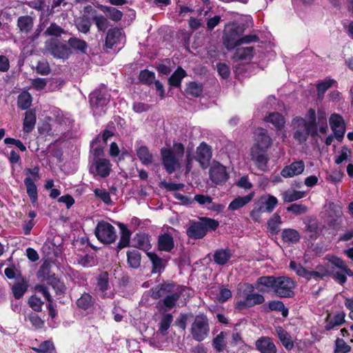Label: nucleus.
I'll return each mask as SVG.
<instances>
[{
    "label": "nucleus",
    "instance_id": "nucleus-1",
    "mask_svg": "<svg viewBox=\"0 0 353 353\" xmlns=\"http://www.w3.org/2000/svg\"><path fill=\"white\" fill-rule=\"evenodd\" d=\"M184 154V146L181 143H174L172 148H162L161 156L162 163L168 174L173 173L180 168V160Z\"/></svg>",
    "mask_w": 353,
    "mask_h": 353
},
{
    "label": "nucleus",
    "instance_id": "nucleus-2",
    "mask_svg": "<svg viewBox=\"0 0 353 353\" xmlns=\"http://www.w3.org/2000/svg\"><path fill=\"white\" fill-rule=\"evenodd\" d=\"M218 226L217 221L203 217L197 222L191 223L187 230V235L192 239H202L208 231L215 230Z\"/></svg>",
    "mask_w": 353,
    "mask_h": 353
},
{
    "label": "nucleus",
    "instance_id": "nucleus-3",
    "mask_svg": "<svg viewBox=\"0 0 353 353\" xmlns=\"http://www.w3.org/2000/svg\"><path fill=\"white\" fill-rule=\"evenodd\" d=\"M44 50L54 58L66 60L72 54V50L65 43L56 39H50L45 42Z\"/></svg>",
    "mask_w": 353,
    "mask_h": 353
},
{
    "label": "nucleus",
    "instance_id": "nucleus-4",
    "mask_svg": "<svg viewBox=\"0 0 353 353\" xmlns=\"http://www.w3.org/2000/svg\"><path fill=\"white\" fill-rule=\"evenodd\" d=\"M110 94L105 88L95 90L90 95V103L94 115L101 116L105 112Z\"/></svg>",
    "mask_w": 353,
    "mask_h": 353
},
{
    "label": "nucleus",
    "instance_id": "nucleus-5",
    "mask_svg": "<svg viewBox=\"0 0 353 353\" xmlns=\"http://www.w3.org/2000/svg\"><path fill=\"white\" fill-rule=\"evenodd\" d=\"M294 129V139L299 143L306 141L309 134L312 137L317 134V130L312 128V124H307V121L301 117H296L292 121Z\"/></svg>",
    "mask_w": 353,
    "mask_h": 353
},
{
    "label": "nucleus",
    "instance_id": "nucleus-6",
    "mask_svg": "<svg viewBox=\"0 0 353 353\" xmlns=\"http://www.w3.org/2000/svg\"><path fill=\"white\" fill-rule=\"evenodd\" d=\"M190 331L194 340L199 342L203 341L210 332L209 321L206 315L203 314L196 315L191 325Z\"/></svg>",
    "mask_w": 353,
    "mask_h": 353
},
{
    "label": "nucleus",
    "instance_id": "nucleus-7",
    "mask_svg": "<svg viewBox=\"0 0 353 353\" xmlns=\"http://www.w3.org/2000/svg\"><path fill=\"white\" fill-rule=\"evenodd\" d=\"M243 29L236 23H230L225 26L223 37V44L228 50H232L238 46L240 36Z\"/></svg>",
    "mask_w": 353,
    "mask_h": 353
},
{
    "label": "nucleus",
    "instance_id": "nucleus-8",
    "mask_svg": "<svg viewBox=\"0 0 353 353\" xmlns=\"http://www.w3.org/2000/svg\"><path fill=\"white\" fill-rule=\"evenodd\" d=\"M296 283L288 276H279L274 283V292L281 298L292 297L294 295V289Z\"/></svg>",
    "mask_w": 353,
    "mask_h": 353
},
{
    "label": "nucleus",
    "instance_id": "nucleus-9",
    "mask_svg": "<svg viewBox=\"0 0 353 353\" xmlns=\"http://www.w3.org/2000/svg\"><path fill=\"white\" fill-rule=\"evenodd\" d=\"M94 233L98 240L103 243H112L114 242L117 238L114 227L104 221L98 223Z\"/></svg>",
    "mask_w": 353,
    "mask_h": 353
},
{
    "label": "nucleus",
    "instance_id": "nucleus-10",
    "mask_svg": "<svg viewBox=\"0 0 353 353\" xmlns=\"http://www.w3.org/2000/svg\"><path fill=\"white\" fill-rule=\"evenodd\" d=\"M112 164L108 159H94L90 168V172L94 176L105 178L110 174Z\"/></svg>",
    "mask_w": 353,
    "mask_h": 353
},
{
    "label": "nucleus",
    "instance_id": "nucleus-11",
    "mask_svg": "<svg viewBox=\"0 0 353 353\" xmlns=\"http://www.w3.org/2000/svg\"><path fill=\"white\" fill-rule=\"evenodd\" d=\"M330 125L334 137L341 142L345 132V123L343 117L339 114H332L330 117Z\"/></svg>",
    "mask_w": 353,
    "mask_h": 353
},
{
    "label": "nucleus",
    "instance_id": "nucleus-12",
    "mask_svg": "<svg viewBox=\"0 0 353 353\" xmlns=\"http://www.w3.org/2000/svg\"><path fill=\"white\" fill-rule=\"evenodd\" d=\"M290 268L293 270L298 276L305 278L307 280L314 279L318 280L322 279L327 274L324 270L322 271H308L303 268L301 264L297 263L293 261L290 263Z\"/></svg>",
    "mask_w": 353,
    "mask_h": 353
},
{
    "label": "nucleus",
    "instance_id": "nucleus-13",
    "mask_svg": "<svg viewBox=\"0 0 353 353\" xmlns=\"http://www.w3.org/2000/svg\"><path fill=\"white\" fill-rule=\"evenodd\" d=\"M210 178L216 184L225 183L228 179L226 168L218 162L214 163L210 169Z\"/></svg>",
    "mask_w": 353,
    "mask_h": 353
},
{
    "label": "nucleus",
    "instance_id": "nucleus-14",
    "mask_svg": "<svg viewBox=\"0 0 353 353\" xmlns=\"http://www.w3.org/2000/svg\"><path fill=\"white\" fill-rule=\"evenodd\" d=\"M251 160L254 161L255 165L261 170L265 171L268 169V162L269 158L266 154V150L257 149L256 147H252L250 150Z\"/></svg>",
    "mask_w": 353,
    "mask_h": 353
},
{
    "label": "nucleus",
    "instance_id": "nucleus-15",
    "mask_svg": "<svg viewBox=\"0 0 353 353\" xmlns=\"http://www.w3.org/2000/svg\"><path fill=\"white\" fill-rule=\"evenodd\" d=\"M212 158V148L205 142H202L196 148V160L202 168H206Z\"/></svg>",
    "mask_w": 353,
    "mask_h": 353
},
{
    "label": "nucleus",
    "instance_id": "nucleus-16",
    "mask_svg": "<svg viewBox=\"0 0 353 353\" xmlns=\"http://www.w3.org/2000/svg\"><path fill=\"white\" fill-rule=\"evenodd\" d=\"M272 145V139L268 134L267 130L263 128H258L254 132V143L252 147H256L261 150H267Z\"/></svg>",
    "mask_w": 353,
    "mask_h": 353
},
{
    "label": "nucleus",
    "instance_id": "nucleus-17",
    "mask_svg": "<svg viewBox=\"0 0 353 353\" xmlns=\"http://www.w3.org/2000/svg\"><path fill=\"white\" fill-rule=\"evenodd\" d=\"M305 170V163L303 161H296L288 165H285L281 171V175L284 178H291L299 175Z\"/></svg>",
    "mask_w": 353,
    "mask_h": 353
},
{
    "label": "nucleus",
    "instance_id": "nucleus-18",
    "mask_svg": "<svg viewBox=\"0 0 353 353\" xmlns=\"http://www.w3.org/2000/svg\"><path fill=\"white\" fill-rule=\"evenodd\" d=\"M255 348L260 353H276V347L269 336H261L255 342Z\"/></svg>",
    "mask_w": 353,
    "mask_h": 353
},
{
    "label": "nucleus",
    "instance_id": "nucleus-19",
    "mask_svg": "<svg viewBox=\"0 0 353 353\" xmlns=\"http://www.w3.org/2000/svg\"><path fill=\"white\" fill-rule=\"evenodd\" d=\"M181 296L179 292H173L165 296L164 299L160 300L157 305V308L160 311L167 312L172 310L175 305Z\"/></svg>",
    "mask_w": 353,
    "mask_h": 353
},
{
    "label": "nucleus",
    "instance_id": "nucleus-20",
    "mask_svg": "<svg viewBox=\"0 0 353 353\" xmlns=\"http://www.w3.org/2000/svg\"><path fill=\"white\" fill-rule=\"evenodd\" d=\"M265 299L263 295L259 294H248L243 299L239 301L236 303L239 309L250 307L257 304L263 303Z\"/></svg>",
    "mask_w": 353,
    "mask_h": 353
},
{
    "label": "nucleus",
    "instance_id": "nucleus-21",
    "mask_svg": "<svg viewBox=\"0 0 353 353\" xmlns=\"http://www.w3.org/2000/svg\"><path fill=\"white\" fill-rule=\"evenodd\" d=\"M123 39V31L121 29L114 28L110 29L105 38V47L112 48L114 45L121 43Z\"/></svg>",
    "mask_w": 353,
    "mask_h": 353
},
{
    "label": "nucleus",
    "instance_id": "nucleus-22",
    "mask_svg": "<svg viewBox=\"0 0 353 353\" xmlns=\"http://www.w3.org/2000/svg\"><path fill=\"white\" fill-rule=\"evenodd\" d=\"M276 278L272 276H261L256 283V288L260 292H267L270 288L274 291Z\"/></svg>",
    "mask_w": 353,
    "mask_h": 353
},
{
    "label": "nucleus",
    "instance_id": "nucleus-23",
    "mask_svg": "<svg viewBox=\"0 0 353 353\" xmlns=\"http://www.w3.org/2000/svg\"><path fill=\"white\" fill-rule=\"evenodd\" d=\"M275 332L285 348L288 350H291L294 347V343L290 334L281 326L276 327Z\"/></svg>",
    "mask_w": 353,
    "mask_h": 353
},
{
    "label": "nucleus",
    "instance_id": "nucleus-24",
    "mask_svg": "<svg viewBox=\"0 0 353 353\" xmlns=\"http://www.w3.org/2000/svg\"><path fill=\"white\" fill-rule=\"evenodd\" d=\"M174 246V239L172 235L164 233L159 236L158 249L160 251L169 252Z\"/></svg>",
    "mask_w": 353,
    "mask_h": 353
},
{
    "label": "nucleus",
    "instance_id": "nucleus-25",
    "mask_svg": "<svg viewBox=\"0 0 353 353\" xmlns=\"http://www.w3.org/2000/svg\"><path fill=\"white\" fill-rule=\"evenodd\" d=\"M232 256V254L230 249H219L214 252L213 259L215 263L224 265L230 261Z\"/></svg>",
    "mask_w": 353,
    "mask_h": 353
},
{
    "label": "nucleus",
    "instance_id": "nucleus-26",
    "mask_svg": "<svg viewBox=\"0 0 353 353\" xmlns=\"http://www.w3.org/2000/svg\"><path fill=\"white\" fill-rule=\"evenodd\" d=\"M147 256L152 264V273H160L164 270L167 263L165 259L160 258L154 252H147Z\"/></svg>",
    "mask_w": 353,
    "mask_h": 353
},
{
    "label": "nucleus",
    "instance_id": "nucleus-27",
    "mask_svg": "<svg viewBox=\"0 0 353 353\" xmlns=\"http://www.w3.org/2000/svg\"><path fill=\"white\" fill-rule=\"evenodd\" d=\"M36 113L30 110L25 113V118L23 123V130L25 133L28 134L32 131L36 124Z\"/></svg>",
    "mask_w": 353,
    "mask_h": 353
},
{
    "label": "nucleus",
    "instance_id": "nucleus-28",
    "mask_svg": "<svg viewBox=\"0 0 353 353\" xmlns=\"http://www.w3.org/2000/svg\"><path fill=\"white\" fill-rule=\"evenodd\" d=\"M68 43L70 50L72 49L83 54L86 53L88 48V45L85 41L76 37H70L68 40Z\"/></svg>",
    "mask_w": 353,
    "mask_h": 353
},
{
    "label": "nucleus",
    "instance_id": "nucleus-29",
    "mask_svg": "<svg viewBox=\"0 0 353 353\" xmlns=\"http://www.w3.org/2000/svg\"><path fill=\"white\" fill-rule=\"evenodd\" d=\"M76 304L79 309L88 310L92 308L94 304V299L89 293L83 292L77 300Z\"/></svg>",
    "mask_w": 353,
    "mask_h": 353
},
{
    "label": "nucleus",
    "instance_id": "nucleus-30",
    "mask_svg": "<svg viewBox=\"0 0 353 353\" xmlns=\"http://www.w3.org/2000/svg\"><path fill=\"white\" fill-rule=\"evenodd\" d=\"M254 196V193H250L243 196L234 199L228 205V210L235 211L250 203Z\"/></svg>",
    "mask_w": 353,
    "mask_h": 353
},
{
    "label": "nucleus",
    "instance_id": "nucleus-31",
    "mask_svg": "<svg viewBox=\"0 0 353 353\" xmlns=\"http://www.w3.org/2000/svg\"><path fill=\"white\" fill-rule=\"evenodd\" d=\"M254 54L253 47H241L238 48L234 55V58L236 61H250Z\"/></svg>",
    "mask_w": 353,
    "mask_h": 353
},
{
    "label": "nucleus",
    "instance_id": "nucleus-32",
    "mask_svg": "<svg viewBox=\"0 0 353 353\" xmlns=\"http://www.w3.org/2000/svg\"><path fill=\"white\" fill-rule=\"evenodd\" d=\"M137 155L141 163L145 165L151 164L153 161V155L145 145H141L137 149Z\"/></svg>",
    "mask_w": 353,
    "mask_h": 353
},
{
    "label": "nucleus",
    "instance_id": "nucleus-33",
    "mask_svg": "<svg viewBox=\"0 0 353 353\" xmlns=\"http://www.w3.org/2000/svg\"><path fill=\"white\" fill-rule=\"evenodd\" d=\"M266 122L272 123L277 130H281L285 126V119L283 115L279 112L270 113L265 118Z\"/></svg>",
    "mask_w": 353,
    "mask_h": 353
},
{
    "label": "nucleus",
    "instance_id": "nucleus-34",
    "mask_svg": "<svg viewBox=\"0 0 353 353\" xmlns=\"http://www.w3.org/2000/svg\"><path fill=\"white\" fill-rule=\"evenodd\" d=\"M101 10L106 17L114 21H119L123 17V12L114 7L101 6Z\"/></svg>",
    "mask_w": 353,
    "mask_h": 353
},
{
    "label": "nucleus",
    "instance_id": "nucleus-35",
    "mask_svg": "<svg viewBox=\"0 0 353 353\" xmlns=\"http://www.w3.org/2000/svg\"><path fill=\"white\" fill-rule=\"evenodd\" d=\"M24 184L26 186L27 194L29 196L31 202L34 203L38 199L37 188L33 179L30 177H26L24 179Z\"/></svg>",
    "mask_w": 353,
    "mask_h": 353
},
{
    "label": "nucleus",
    "instance_id": "nucleus-36",
    "mask_svg": "<svg viewBox=\"0 0 353 353\" xmlns=\"http://www.w3.org/2000/svg\"><path fill=\"white\" fill-rule=\"evenodd\" d=\"M283 241L289 243H296L300 239V234L294 229H284L281 234Z\"/></svg>",
    "mask_w": 353,
    "mask_h": 353
},
{
    "label": "nucleus",
    "instance_id": "nucleus-37",
    "mask_svg": "<svg viewBox=\"0 0 353 353\" xmlns=\"http://www.w3.org/2000/svg\"><path fill=\"white\" fill-rule=\"evenodd\" d=\"M187 75L186 72L181 67H178L168 79L169 84L174 87H179L181 80Z\"/></svg>",
    "mask_w": 353,
    "mask_h": 353
},
{
    "label": "nucleus",
    "instance_id": "nucleus-38",
    "mask_svg": "<svg viewBox=\"0 0 353 353\" xmlns=\"http://www.w3.org/2000/svg\"><path fill=\"white\" fill-rule=\"evenodd\" d=\"M305 195V192L295 190H288L282 194L283 199L286 203H290L302 199Z\"/></svg>",
    "mask_w": 353,
    "mask_h": 353
},
{
    "label": "nucleus",
    "instance_id": "nucleus-39",
    "mask_svg": "<svg viewBox=\"0 0 353 353\" xmlns=\"http://www.w3.org/2000/svg\"><path fill=\"white\" fill-rule=\"evenodd\" d=\"M282 223L281 216L275 213L268 221V228L272 234H277Z\"/></svg>",
    "mask_w": 353,
    "mask_h": 353
},
{
    "label": "nucleus",
    "instance_id": "nucleus-40",
    "mask_svg": "<svg viewBox=\"0 0 353 353\" xmlns=\"http://www.w3.org/2000/svg\"><path fill=\"white\" fill-rule=\"evenodd\" d=\"M128 263L132 268H138L141 265V254L138 250H132L127 252Z\"/></svg>",
    "mask_w": 353,
    "mask_h": 353
},
{
    "label": "nucleus",
    "instance_id": "nucleus-41",
    "mask_svg": "<svg viewBox=\"0 0 353 353\" xmlns=\"http://www.w3.org/2000/svg\"><path fill=\"white\" fill-rule=\"evenodd\" d=\"M17 26L21 32H29L33 26V19L30 16H23L19 17Z\"/></svg>",
    "mask_w": 353,
    "mask_h": 353
},
{
    "label": "nucleus",
    "instance_id": "nucleus-42",
    "mask_svg": "<svg viewBox=\"0 0 353 353\" xmlns=\"http://www.w3.org/2000/svg\"><path fill=\"white\" fill-rule=\"evenodd\" d=\"M135 246L143 250H148L151 248L149 238L144 234H137L134 239Z\"/></svg>",
    "mask_w": 353,
    "mask_h": 353
},
{
    "label": "nucleus",
    "instance_id": "nucleus-43",
    "mask_svg": "<svg viewBox=\"0 0 353 353\" xmlns=\"http://www.w3.org/2000/svg\"><path fill=\"white\" fill-rule=\"evenodd\" d=\"M75 26L79 32L87 34L90 31L91 22L87 17H80L75 21Z\"/></svg>",
    "mask_w": 353,
    "mask_h": 353
},
{
    "label": "nucleus",
    "instance_id": "nucleus-44",
    "mask_svg": "<svg viewBox=\"0 0 353 353\" xmlns=\"http://www.w3.org/2000/svg\"><path fill=\"white\" fill-rule=\"evenodd\" d=\"M173 321V316L170 313L164 314L159 322V331L163 334L165 335L167 331L171 325Z\"/></svg>",
    "mask_w": 353,
    "mask_h": 353
},
{
    "label": "nucleus",
    "instance_id": "nucleus-45",
    "mask_svg": "<svg viewBox=\"0 0 353 353\" xmlns=\"http://www.w3.org/2000/svg\"><path fill=\"white\" fill-rule=\"evenodd\" d=\"M278 203L277 199L274 196H268V198L263 202L262 206L260 208L261 212H272Z\"/></svg>",
    "mask_w": 353,
    "mask_h": 353
},
{
    "label": "nucleus",
    "instance_id": "nucleus-46",
    "mask_svg": "<svg viewBox=\"0 0 353 353\" xmlns=\"http://www.w3.org/2000/svg\"><path fill=\"white\" fill-rule=\"evenodd\" d=\"M92 20L99 31H105L110 25L108 19L101 14L94 16Z\"/></svg>",
    "mask_w": 353,
    "mask_h": 353
},
{
    "label": "nucleus",
    "instance_id": "nucleus-47",
    "mask_svg": "<svg viewBox=\"0 0 353 353\" xmlns=\"http://www.w3.org/2000/svg\"><path fill=\"white\" fill-rule=\"evenodd\" d=\"M335 81L332 79H326L317 84V95L319 98H323L325 92L332 87Z\"/></svg>",
    "mask_w": 353,
    "mask_h": 353
},
{
    "label": "nucleus",
    "instance_id": "nucleus-48",
    "mask_svg": "<svg viewBox=\"0 0 353 353\" xmlns=\"http://www.w3.org/2000/svg\"><path fill=\"white\" fill-rule=\"evenodd\" d=\"M32 103V97L28 92L21 93L18 97V106L22 110L28 109Z\"/></svg>",
    "mask_w": 353,
    "mask_h": 353
},
{
    "label": "nucleus",
    "instance_id": "nucleus-49",
    "mask_svg": "<svg viewBox=\"0 0 353 353\" xmlns=\"http://www.w3.org/2000/svg\"><path fill=\"white\" fill-rule=\"evenodd\" d=\"M268 307L272 311L281 312L283 316L286 317L288 314V309L285 307L281 301H271L268 303Z\"/></svg>",
    "mask_w": 353,
    "mask_h": 353
},
{
    "label": "nucleus",
    "instance_id": "nucleus-50",
    "mask_svg": "<svg viewBox=\"0 0 353 353\" xmlns=\"http://www.w3.org/2000/svg\"><path fill=\"white\" fill-rule=\"evenodd\" d=\"M352 154V151L347 146H343L339 152V154L335 157V163L341 164L343 161H350V157Z\"/></svg>",
    "mask_w": 353,
    "mask_h": 353
},
{
    "label": "nucleus",
    "instance_id": "nucleus-51",
    "mask_svg": "<svg viewBox=\"0 0 353 353\" xmlns=\"http://www.w3.org/2000/svg\"><path fill=\"white\" fill-rule=\"evenodd\" d=\"M27 288L28 285L23 280L21 282H17L12 288L14 296L17 299H20L24 294Z\"/></svg>",
    "mask_w": 353,
    "mask_h": 353
},
{
    "label": "nucleus",
    "instance_id": "nucleus-52",
    "mask_svg": "<svg viewBox=\"0 0 353 353\" xmlns=\"http://www.w3.org/2000/svg\"><path fill=\"white\" fill-rule=\"evenodd\" d=\"M332 264L335 267L332 270H343L350 276H353V272L347 267V263L340 258L335 257L332 261Z\"/></svg>",
    "mask_w": 353,
    "mask_h": 353
},
{
    "label": "nucleus",
    "instance_id": "nucleus-53",
    "mask_svg": "<svg viewBox=\"0 0 353 353\" xmlns=\"http://www.w3.org/2000/svg\"><path fill=\"white\" fill-rule=\"evenodd\" d=\"M226 335L225 332H221L213 340V346L219 352H221L224 350L225 346V339Z\"/></svg>",
    "mask_w": 353,
    "mask_h": 353
},
{
    "label": "nucleus",
    "instance_id": "nucleus-54",
    "mask_svg": "<svg viewBox=\"0 0 353 353\" xmlns=\"http://www.w3.org/2000/svg\"><path fill=\"white\" fill-rule=\"evenodd\" d=\"M94 196L102 201L104 203L110 205L112 199L109 192L103 188H96L94 190Z\"/></svg>",
    "mask_w": 353,
    "mask_h": 353
},
{
    "label": "nucleus",
    "instance_id": "nucleus-55",
    "mask_svg": "<svg viewBox=\"0 0 353 353\" xmlns=\"http://www.w3.org/2000/svg\"><path fill=\"white\" fill-rule=\"evenodd\" d=\"M97 287L101 292H105L109 287L108 274L105 272L101 273L97 278Z\"/></svg>",
    "mask_w": 353,
    "mask_h": 353
},
{
    "label": "nucleus",
    "instance_id": "nucleus-56",
    "mask_svg": "<svg viewBox=\"0 0 353 353\" xmlns=\"http://www.w3.org/2000/svg\"><path fill=\"white\" fill-rule=\"evenodd\" d=\"M345 314L343 312L336 314L326 325L327 330L332 329L334 326L341 325L345 321Z\"/></svg>",
    "mask_w": 353,
    "mask_h": 353
},
{
    "label": "nucleus",
    "instance_id": "nucleus-57",
    "mask_svg": "<svg viewBox=\"0 0 353 353\" xmlns=\"http://www.w3.org/2000/svg\"><path fill=\"white\" fill-rule=\"evenodd\" d=\"M202 91V85L195 82L190 83L186 89L187 94L194 97H199L201 94Z\"/></svg>",
    "mask_w": 353,
    "mask_h": 353
},
{
    "label": "nucleus",
    "instance_id": "nucleus-58",
    "mask_svg": "<svg viewBox=\"0 0 353 353\" xmlns=\"http://www.w3.org/2000/svg\"><path fill=\"white\" fill-rule=\"evenodd\" d=\"M139 78L141 82L150 85L154 81L155 74L153 72L143 70L140 72Z\"/></svg>",
    "mask_w": 353,
    "mask_h": 353
},
{
    "label": "nucleus",
    "instance_id": "nucleus-59",
    "mask_svg": "<svg viewBox=\"0 0 353 353\" xmlns=\"http://www.w3.org/2000/svg\"><path fill=\"white\" fill-rule=\"evenodd\" d=\"M65 32L64 30L61 28L57 24L52 23L50 26L46 30L45 34L48 36H54V37H60L62 34Z\"/></svg>",
    "mask_w": 353,
    "mask_h": 353
},
{
    "label": "nucleus",
    "instance_id": "nucleus-60",
    "mask_svg": "<svg viewBox=\"0 0 353 353\" xmlns=\"http://www.w3.org/2000/svg\"><path fill=\"white\" fill-rule=\"evenodd\" d=\"M131 233L126 228H122V233L118 243L117 248L121 250L123 248L127 247L130 243Z\"/></svg>",
    "mask_w": 353,
    "mask_h": 353
},
{
    "label": "nucleus",
    "instance_id": "nucleus-61",
    "mask_svg": "<svg viewBox=\"0 0 353 353\" xmlns=\"http://www.w3.org/2000/svg\"><path fill=\"white\" fill-rule=\"evenodd\" d=\"M32 350L37 353H52L54 346L50 341H46L41 343L38 347H33Z\"/></svg>",
    "mask_w": 353,
    "mask_h": 353
},
{
    "label": "nucleus",
    "instance_id": "nucleus-62",
    "mask_svg": "<svg viewBox=\"0 0 353 353\" xmlns=\"http://www.w3.org/2000/svg\"><path fill=\"white\" fill-rule=\"evenodd\" d=\"M350 346L344 340L338 339L335 343L334 353H347L350 351Z\"/></svg>",
    "mask_w": 353,
    "mask_h": 353
},
{
    "label": "nucleus",
    "instance_id": "nucleus-63",
    "mask_svg": "<svg viewBox=\"0 0 353 353\" xmlns=\"http://www.w3.org/2000/svg\"><path fill=\"white\" fill-rule=\"evenodd\" d=\"M332 274L334 279L341 285L346 282L347 276H348L343 270H332Z\"/></svg>",
    "mask_w": 353,
    "mask_h": 353
},
{
    "label": "nucleus",
    "instance_id": "nucleus-64",
    "mask_svg": "<svg viewBox=\"0 0 353 353\" xmlns=\"http://www.w3.org/2000/svg\"><path fill=\"white\" fill-rule=\"evenodd\" d=\"M28 303L34 311L40 312L41 311L43 302L41 300L40 298L34 295L29 299Z\"/></svg>",
    "mask_w": 353,
    "mask_h": 353
}]
</instances>
